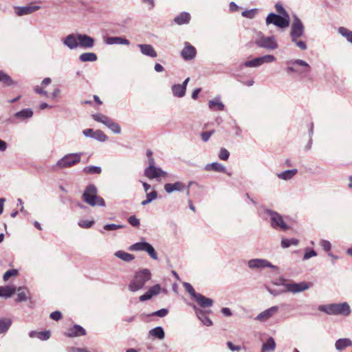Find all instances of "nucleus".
Instances as JSON below:
<instances>
[{
    "label": "nucleus",
    "mask_w": 352,
    "mask_h": 352,
    "mask_svg": "<svg viewBox=\"0 0 352 352\" xmlns=\"http://www.w3.org/2000/svg\"><path fill=\"white\" fill-rule=\"evenodd\" d=\"M208 107L212 111H223L224 108H225V105L221 101L220 96H217L213 100H209Z\"/></svg>",
    "instance_id": "nucleus-22"
},
{
    "label": "nucleus",
    "mask_w": 352,
    "mask_h": 352,
    "mask_svg": "<svg viewBox=\"0 0 352 352\" xmlns=\"http://www.w3.org/2000/svg\"><path fill=\"white\" fill-rule=\"evenodd\" d=\"M50 318L56 321L59 320L62 318V314L59 311H55L51 313Z\"/></svg>",
    "instance_id": "nucleus-63"
},
{
    "label": "nucleus",
    "mask_w": 352,
    "mask_h": 352,
    "mask_svg": "<svg viewBox=\"0 0 352 352\" xmlns=\"http://www.w3.org/2000/svg\"><path fill=\"white\" fill-rule=\"evenodd\" d=\"M149 337L157 338L162 340L165 337V333L163 328L160 326L155 327L148 331Z\"/></svg>",
    "instance_id": "nucleus-29"
},
{
    "label": "nucleus",
    "mask_w": 352,
    "mask_h": 352,
    "mask_svg": "<svg viewBox=\"0 0 352 352\" xmlns=\"http://www.w3.org/2000/svg\"><path fill=\"white\" fill-rule=\"evenodd\" d=\"M105 43L108 45H130V41L120 36H110L105 39Z\"/></svg>",
    "instance_id": "nucleus-24"
},
{
    "label": "nucleus",
    "mask_w": 352,
    "mask_h": 352,
    "mask_svg": "<svg viewBox=\"0 0 352 352\" xmlns=\"http://www.w3.org/2000/svg\"><path fill=\"white\" fill-rule=\"evenodd\" d=\"M124 227V226H123V225H118V224L111 223V224H106L104 226V229L107 231H113V230L123 228Z\"/></svg>",
    "instance_id": "nucleus-52"
},
{
    "label": "nucleus",
    "mask_w": 352,
    "mask_h": 352,
    "mask_svg": "<svg viewBox=\"0 0 352 352\" xmlns=\"http://www.w3.org/2000/svg\"><path fill=\"white\" fill-rule=\"evenodd\" d=\"M63 44L69 50H75L78 47V34H69L62 39Z\"/></svg>",
    "instance_id": "nucleus-15"
},
{
    "label": "nucleus",
    "mask_w": 352,
    "mask_h": 352,
    "mask_svg": "<svg viewBox=\"0 0 352 352\" xmlns=\"http://www.w3.org/2000/svg\"><path fill=\"white\" fill-rule=\"evenodd\" d=\"M41 8L39 6H27L23 7H15V13L16 15L21 16L23 15L30 14L38 10Z\"/></svg>",
    "instance_id": "nucleus-18"
},
{
    "label": "nucleus",
    "mask_w": 352,
    "mask_h": 352,
    "mask_svg": "<svg viewBox=\"0 0 352 352\" xmlns=\"http://www.w3.org/2000/svg\"><path fill=\"white\" fill-rule=\"evenodd\" d=\"M274 7L278 13L277 14L283 16L287 18H290L289 13L285 10L281 3H276Z\"/></svg>",
    "instance_id": "nucleus-46"
},
{
    "label": "nucleus",
    "mask_w": 352,
    "mask_h": 352,
    "mask_svg": "<svg viewBox=\"0 0 352 352\" xmlns=\"http://www.w3.org/2000/svg\"><path fill=\"white\" fill-rule=\"evenodd\" d=\"M305 32V26L301 20L295 16L291 25L290 37L292 41H295L296 38H300Z\"/></svg>",
    "instance_id": "nucleus-8"
},
{
    "label": "nucleus",
    "mask_w": 352,
    "mask_h": 352,
    "mask_svg": "<svg viewBox=\"0 0 352 352\" xmlns=\"http://www.w3.org/2000/svg\"><path fill=\"white\" fill-rule=\"evenodd\" d=\"M86 334V331L81 326L75 324L72 328L68 330L66 336L68 337H77Z\"/></svg>",
    "instance_id": "nucleus-26"
},
{
    "label": "nucleus",
    "mask_w": 352,
    "mask_h": 352,
    "mask_svg": "<svg viewBox=\"0 0 352 352\" xmlns=\"http://www.w3.org/2000/svg\"><path fill=\"white\" fill-rule=\"evenodd\" d=\"M193 308L195 310L197 316L204 325L210 327L212 324V320L206 315L205 311L200 309H197L195 305L193 306Z\"/></svg>",
    "instance_id": "nucleus-27"
},
{
    "label": "nucleus",
    "mask_w": 352,
    "mask_h": 352,
    "mask_svg": "<svg viewBox=\"0 0 352 352\" xmlns=\"http://www.w3.org/2000/svg\"><path fill=\"white\" fill-rule=\"evenodd\" d=\"M276 60V58L271 54H267L261 57H256L252 60L244 63L246 67H258L264 63H270Z\"/></svg>",
    "instance_id": "nucleus-9"
},
{
    "label": "nucleus",
    "mask_w": 352,
    "mask_h": 352,
    "mask_svg": "<svg viewBox=\"0 0 352 352\" xmlns=\"http://www.w3.org/2000/svg\"><path fill=\"white\" fill-rule=\"evenodd\" d=\"M320 245L327 253L330 252L331 244L329 241L322 239L320 241Z\"/></svg>",
    "instance_id": "nucleus-55"
},
{
    "label": "nucleus",
    "mask_w": 352,
    "mask_h": 352,
    "mask_svg": "<svg viewBox=\"0 0 352 352\" xmlns=\"http://www.w3.org/2000/svg\"><path fill=\"white\" fill-rule=\"evenodd\" d=\"M214 133V130L210 131H204L201 133V137L204 142H207L211 137V135Z\"/></svg>",
    "instance_id": "nucleus-61"
},
{
    "label": "nucleus",
    "mask_w": 352,
    "mask_h": 352,
    "mask_svg": "<svg viewBox=\"0 0 352 352\" xmlns=\"http://www.w3.org/2000/svg\"><path fill=\"white\" fill-rule=\"evenodd\" d=\"M0 82L3 83L6 86H12L16 84L12 78L2 70H0Z\"/></svg>",
    "instance_id": "nucleus-38"
},
{
    "label": "nucleus",
    "mask_w": 352,
    "mask_h": 352,
    "mask_svg": "<svg viewBox=\"0 0 352 352\" xmlns=\"http://www.w3.org/2000/svg\"><path fill=\"white\" fill-rule=\"evenodd\" d=\"M317 253L313 249H306L305 254L303 256V260H308L311 257L316 256Z\"/></svg>",
    "instance_id": "nucleus-53"
},
{
    "label": "nucleus",
    "mask_w": 352,
    "mask_h": 352,
    "mask_svg": "<svg viewBox=\"0 0 352 352\" xmlns=\"http://www.w3.org/2000/svg\"><path fill=\"white\" fill-rule=\"evenodd\" d=\"M168 313V311L167 309H161L158 311H156L153 313H152L151 316H158L160 318H163L166 316Z\"/></svg>",
    "instance_id": "nucleus-60"
},
{
    "label": "nucleus",
    "mask_w": 352,
    "mask_h": 352,
    "mask_svg": "<svg viewBox=\"0 0 352 352\" xmlns=\"http://www.w3.org/2000/svg\"><path fill=\"white\" fill-rule=\"evenodd\" d=\"M248 265L251 269H262L265 267H270L275 270L278 269L276 265H272L267 260L262 258L251 259L248 261Z\"/></svg>",
    "instance_id": "nucleus-12"
},
{
    "label": "nucleus",
    "mask_w": 352,
    "mask_h": 352,
    "mask_svg": "<svg viewBox=\"0 0 352 352\" xmlns=\"http://www.w3.org/2000/svg\"><path fill=\"white\" fill-rule=\"evenodd\" d=\"M181 55L184 60H192L195 57L196 49L188 43H186L185 47L181 52Z\"/></svg>",
    "instance_id": "nucleus-19"
},
{
    "label": "nucleus",
    "mask_w": 352,
    "mask_h": 352,
    "mask_svg": "<svg viewBox=\"0 0 352 352\" xmlns=\"http://www.w3.org/2000/svg\"><path fill=\"white\" fill-rule=\"evenodd\" d=\"M172 91L175 96L182 98L185 96L186 90L184 87L180 86V84H176L172 86Z\"/></svg>",
    "instance_id": "nucleus-41"
},
{
    "label": "nucleus",
    "mask_w": 352,
    "mask_h": 352,
    "mask_svg": "<svg viewBox=\"0 0 352 352\" xmlns=\"http://www.w3.org/2000/svg\"><path fill=\"white\" fill-rule=\"evenodd\" d=\"M33 114V111L30 108H27L15 113L14 117L18 120L23 122L31 118Z\"/></svg>",
    "instance_id": "nucleus-21"
},
{
    "label": "nucleus",
    "mask_w": 352,
    "mask_h": 352,
    "mask_svg": "<svg viewBox=\"0 0 352 352\" xmlns=\"http://www.w3.org/2000/svg\"><path fill=\"white\" fill-rule=\"evenodd\" d=\"M50 338V331H38V338L41 340H47Z\"/></svg>",
    "instance_id": "nucleus-58"
},
{
    "label": "nucleus",
    "mask_w": 352,
    "mask_h": 352,
    "mask_svg": "<svg viewBox=\"0 0 352 352\" xmlns=\"http://www.w3.org/2000/svg\"><path fill=\"white\" fill-rule=\"evenodd\" d=\"M255 44L261 48H264L267 50H274L278 48V43L275 36H261L255 41Z\"/></svg>",
    "instance_id": "nucleus-7"
},
{
    "label": "nucleus",
    "mask_w": 352,
    "mask_h": 352,
    "mask_svg": "<svg viewBox=\"0 0 352 352\" xmlns=\"http://www.w3.org/2000/svg\"><path fill=\"white\" fill-rule=\"evenodd\" d=\"M276 342L272 337L267 338V341L263 344L261 352H270L275 350Z\"/></svg>",
    "instance_id": "nucleus-33"
},
{
    "label": "nucleus",
    "mask_w": 352,
    "mask_h": 352,
    "mask_svg": "<svg viewBox=\"0 0 352 352\" xmlns=\"http://www.w3.org/2000/svg\"><path fill=\"white\" fill-rule=\"evenodd\" d=\"M129 223L135 228H138L140 226V220L135 217V215L129 217L128 219Z\"/></svg>",
    "instance_id": "nucleus-57"
},
{
    "label": "nucleus",
    "mask_w": 352,
    "mask_h": 352,
    "mask_svg": "<svg viewBox=\"0 0 352 352\" xmlns=\"http://www.w3.org/2000/svg\"><path fill=\"white\" fill-rule=\"evenodd\" d=\"M91 116L95 121L102 123L107 128H109L110 125L113 122L112 119L102 113L93 114Z\"/></svg>",
    "instance_id": "nucleus-28"
},
{
    "label": "nucleus",
    "mask_w": 352,
    "mask_h": 352,
    "mask_svg": "<svg viewBox=\"0 0 352 352\" xmlns=\"http://www.w3.org/2000/svg\"><path fill=\"white\" fill-rule=\"evenodd\" d=\"M190 19V15L188 12H182L177 16L174 21L179 25L188 23Z\"/></svg>",
    "instance_id": "nucleus-39"
},
{
    "label": "nucleus",
    "mask_w": 352,
    "mask_h": 352,
    "mask_svg": "<svg viewBox=\"0 0 352 352\" xmlns=\"http://www.w3.org/2000/svg\"><path fill=\"white\" fill-rule=\"evenodd\" d=\"M338 32L344 38H346L347 41L352 43V31L348 30L346 28L340 27L338 29Z\"/></svg>",
    "instance_id": "nucleus-45"
},
{
    "label": "nucleus",
    "mask_w": 352,
    "mask_h": 352,
    "mask_svg": "<svg viewBox=\"0 0 352 352\" xmlns=\"http://www.w3.org/2000/svg\"><path fill=\"white\" fill-rule=\"evenodd\" d=\"M95 131H94L92 129H86L82 131V133L85 136L88 138H94Z\"/></svg>",
    "instance_id": "nucleus-64"
},
{
    "label": "nucleus",
    "mask_w": 352,
    "mask_h": 352,
    "mask_svg": "<svg viewBox=\"0 0 352 352\" xmlns=\"http://www.w3.org/2000/svg\"><path fill=\"white\" fill-rule=\"evenodd\" d=\"M292 42L294 43L301 50H306L307 48L306 43L302 40H300L299 38H296L295 41Z\"/></svg>",
    "instance_id": "nucleus-56"
},
{
    "label": "nucleus",
    "mask_w": 352,
    "mask_h": 352,
    "mask_svg": "<svg viewBox=\"0 0 352 352\" xmlns=\"http://www.w3.org/2000/svg\"><path fill=\"white\" fill-rule=\"evenodd\" d=\"M278 311V306H273L261 313H260L256 317V320L260 322H265L272 318Z\"/></svg>",
    "instance_id": "nucleus-16"
},
{
    "label": "nucleus",
    "mask_w": 352,
    "mask_h": 352,
    "mask_svg": "<svg viewBox=\"0 0 352 352\" xmlns=\"http://www.w3.org/2000/svg\"><path fill=\"white\" fill-rule=\"evenodd\" d=\"M205 170L207 171L214 170V171L219 172V173H226V167L223 164L218 163V162H212V163L206 164L205 166Z\"/></svg>",
    "instance_id": "nucleus-30"
},
{
    "label": "nucleus",
    "mask_w": 352,
    "mask_h": 352,
    "mask_svg": "<svg viewBox=\"0 0 352 352\" xmlns=\"http://www.w3.org/2000/svg\"><path fill=\"white\" fill-rule=\"evenodd\" d=\"M194 300L202 308L210 307L213 305V300L211 298H206L200 294Z\"/></svg>",
    "instance_id": "nucleus-25"
},
{
    "label": "nucleus",
    "mask_w": 352,
    "mask_h": 352,
    "mask_svg": "<svg viewBox=\"0 0 352 352\" xmlns=\"http://www.w3.org/2000/svg\"><path fill=\"white\" fill-rule=\"evenodd\" d=\"M267 25H274L276 27L284 30L289 27L290 23V18L270 12L265 19Z\"/></svg>",
    "instance_id": "nucleus-6"
},
{
    "label": "nucleus",
    "mask_w": 352,
    "mask_h": 352,
    "mask_svg": "<svg viewBox=\"0 0 352 352\" xmlns=\"http://www.w3.org/2000/svg\"><path fill=\"white\" fill-rule=\"evenodd\" d=\"M16 291L18 292L17 298L16 299V302H24L30 298L28 296V294H29V291L27 288L19 287Z\"/></svg>",
    "instance_id": "nucleus-35"
},
{
    "label": "nucleus",
    "mask_w": 352,
    "mask_h": 352,
    "mask_svg": "<svg viewBox=\"0 0 352 352\" xmlns=\"http://www.w3.org/2000/svg\"><path fill=\"white\" fill-rule=\"evenodd\" d=\"M257 11H258V10L256 8L247 10L242 12L241 15L243 17L252 19L255 17L256 14L257 13Z\"/></svg>",
    "instance_id": "nucleus-48"
},
{
    "label": "nucleus",
    "mask_w": 352,
    "mask_h": 352,
    "mask_svg": "<svg viewBox=\"0 0 352 352\" xmlns=\"http://www.w3.org/2000/svg\"><path fill=\"white\" fill-rule=\"evenodd\" d=\"M94 139L103 142L107 140V136L100 130H96L94 134Z\"/></svg>",
    "instance_id": "nucleus-47"
},
{
    "label": "nucleus",
    "mask_w": 352,
    "mask_h": 352,
    "mask_svg": "<svg viewBox=\"0 0 352 352\" xmlns=\"http://www.w3.org/2000/svg\"><path fill=\"white\" fill-rule=\"evenodd\" d=\"M83 173L88 175H99L102 172V168L97 166H87L82 169Z\"/></svg>",
    "instance_id": "nucleus-40"
},
{
    "label": "nucleus",
    "mask_w": 352,
    "mask_h": 352,
    "mask_svg": "<svg viewBox=\"0 0 352 352\" xmlns=\"http://www.w3.org/2000/svg\"><path fill=\"white\" fill-rule=\"evenodd\" d=\"M320 311L331 316H342L346 317L351 313V309L348 302L329 303L318 307Z\"/></svg>",
    "instance_id": "nucleus-1"
},
{
    "label": "nucleus",
    "mask_w": 352,
    "mask_h": 352,
    "mask_svg": "<svg viewBox=\"0 0 352 352\" xmlns=\"http://www.w3.org/2000/svg\"><path fill=\"white\" fill-rule=\"evenodd\" d=\"M148 244V242L144 241L135 243L129 247L131 251H145L146 246Z\"/></svg>",
    "instance_id": "nucleus-43"
},
{
    "label": "nucleus",
    "mask_w": 352,
    "mask_h": 352,
    "mask_svg": "<svg viewBox=\"0 0 352 352\" xmlns=\"http://www.w3.org/2000/svg\"><path fill=\"white\" fill-rule=\"evenodd\" d=\"M82 153H72L65 155L56 162V167L64 169L78 164L81 160Z\"/></svg>",
    "instance_id": "nucleus-4"
},
{
    "label": "nucleus",
    "mask_w": 352,
    "mask_h": 352,
    "mask_svg": "<svg viewBox=\"0 0 352 352\" xmlns=\"http://www.w3.org/2000/svg\"><path fill=\"white\" fill-rule=\"evenodd\" d=\"M184 286L185 287V289L189 293V294L193 299H195L199 294V293L195 292L194 288L190 283H184Z\"/></svg>",
    "instance_id": "nucleus-50"
},
{
    "label": "nucleus",
    "mask_w": 352,
    "mask_h": 352,
    "mask_svg": "<svg viewBox=\"0 0 352 352\" xmlns=\"http://www.w3.org/2000/svg\"><path fill=\"white\" fill-rule=\"evenodd\" d=\"M144 175L150 179H157L160 177H165L167 175L166 172L157 166L146 167L144 173Z\"/></svg>",
    "instance_id": "nucleus-13"
},
{
    "label": "nucleus",
    "mask_w": 352,
    "mask_h": 352,
    "mask_svg": "<svg viewBox=\"0 0 352 352\" xmlns=\"http://www.w3.org/2000/svg\"><path fill=\"white\" fill-rule=\"evenodd\" d=\"M184 188V184L181 182H177L173 184L168 183L164 185V190L167 193H171L174 191H182Z\"/></svg>",
    "instance_id": "nucleus-23"
},
{
    "label": "nucleus",
    "mask_w": 352,
    "mask_h": 352,
    "mask_svg": "<svg viewBox=\"0 0 352 352\" xmlns=\"http://www.w3.org/2000/svg\"><path fill=\"white\" fill-rule=\"evenodd\" d=\"M12 324V320L10 318L0 319V334L8 331Z\"/></svg>",
    "instance_id": "nucleus-42"
},
{
    "label": "nucleus",
    "mask_w": 352,
    "mask_h": 352,
    "mask_svg": "<svg viewBox=\"0 0 352 352\" xmlns=\"http://www.w3.org/2000/svg\"><path fill=\"white\" fill-rule=\"evenodd\" d=\"M97 55L94 52H85L79 56L81 62H94L97 60Z\"/></svg>",
    "instance_id": "nucleus-36"
},
{
    "label": "nucleus",
    "mask_w": 352,
    "mask_h": 352,
    "mask_svg": "<svg viewBox=\"0 0 352 352\" xmlns=\"http://www.w3.org/2000/svg\"><path fill=\"white\" fill-rule=\"evenodd\" d=\"M287 65H297L302 67V69L298 70V69H295L293 67H288L286 69V71L287 73L295 72V73H298L299 74H302L304 73L309 72L310 69H311L310 65L306 61L301 60V59H295V60H289V61H287Z\"/></svg>",
    "instance_id": "nucleus-10"
},
{
    "label": "nucleus",
    "mask_w": 352,
    "mask_h": 352,
    "mask_svg": "<svg viewBox=\"0 0 352 352\" xmlns=\"http://www.w3.org/2000/svg\"><path fill=\"white\" fill-rule=\"evenodd\" d=\"M151 278V271L143 269L137 272L129 284V289L132 292L142 289L147 281Z\"/></svg>",
    "instance_id": "nucleus-2"
},
{
    "label": "nucleus",
    "mask_w": 352,
    "mask_h": 352,
    "mask_svg": "<svg viewBox=\"0 0 352 352\" xmlns=\"http://www.w3.org/2000/svg\"><path fill=\"white\" fill-rule=\"evenodd\" d=\"M94 224L93 221H80L78 226L83 228H89Z\"/></svg>",
    "instance_id": "nucleus-62"
},
{
    "label": "nucleus",
    "mask_w": 352,
    "mask_h": 352,
    "mask_svg": "<svg viewBox=\"0 0 352 352\" xmlns=\"http://www.w3.org/2000/svg\"><path fill=\"white\" fill-rule=\"evenodd\" d=\"M264 212L270 218V225L275 230L286 231L289 226L285 222L283 216L271 209H265Z\"/></svg>",
    "instance_id": "nucleus-5"
},
{
    "label": "nucleus",
    "mask_w": 352,
    "mask_h": 352,
    "mask_svg": "<svg viewBox=\"0 0 352 352\" xmlns=\"http://www.w3.org/2000/svg\"><path fill=\"white\" fill-rule=\"evenodd\" d=\"M16 290V289L14 286L0 287V297L10 298L15 293Z\"/></svg>",
    "instance_id": "nucleus-31"
},
{
    "label": "nucleus",
    "mask_w": 352,
    "mask_h": 352,
    "mask_svg": "<svg viewBox=\"0 0 352 352\" xmlns=\"http://www.w3.org/2000/svg\"><path fill=\"white\" fill-rule=\"evenodd\" d=\"M112 132L116 134H119L121 132V128L120 125L115 122L114 121L112 122V124L110 125L109 128Z\"/></svg>",
    "instance_id": "nucleus-59"
},
{
    "label": "nucleus",
    "mask_w": 352,
    "mask_h": 352,
    "mask_svg": "<svg viewBox=\"0 0 352 352\" xmlns=\"http://www.w3.org/2000/svg\"><path fill=\"white\" fill-rule=\"evenodd\" d=\"M78 43L80 47L90 49L94 47L95 40L87 34L78 33Z\"/></svg>",
    "instance_id": "nucleus-14"
},
{
    "label": "nucleus",
    "mask_w": 352,
    "mask_h": 352,
    "mask_svg": "<svg viewBox=\"0 0 352 352\" xmlns=\"http://www.w3.org/2000/svg\"><path fill=\"white\" fill-rule=\"evenodd\" d=\"M297 173L298 170L296 168L287 170L280 173H278L277 177L280 179L287 181L292 179L294 177V175L297 174Z\"/></svg>",
    "instance_id": "nucleus-32"
},
{
    "label": "nucleus",
    "mask_w": 352,
    "mask_h": 352,
    "mask_svg": "<svg viewBox=\"0 0 352 352\" xmlns=\"http://www.w3.org/2000/svg\"><path fill=\"white\" fill-rule=\"evenodd\" d=\"M82 198L85 203L91 206H105L104 199L98 196V189L93 184H90L86 187L82 195Z\"/></svg>",
    "instance_id": "nucleus-3"
},
{
    "label": "nucleus",
    "mask_w": 352,
    "mask_h": 352,
    "mask_svg": "<svg viewBox=\"0 0 352 352\" xmlns=\"http://www.w3.org/2000/svg\"><path fill=\"white\" fill-rule=\"evenodd\" d=\"M114 255L116 257L119 258L120 259L126 262H130L135 258V256L133 254L122 250L117 251L116 252H115Z\"/></svg>",
    "instance_id": "nucleus-37"
},
{
    "label": "nucleus",
    "mask_w": 352,
    "mask_h": 352,
    "mask_svg": "<svg viewBox=\"0 0 352 352\" xmlns=\"http://www.w3.org/2000/svg\"><path fill=\"white\" fill-rule=\"evenodd\" d=\"M311 283L302 281L300 283H288L284 285L286 290L289 292L296 294L304 292L311 287Z\"/></svg>",
    "instance_id": "nucleus-11"
},
{
    "label": "nucleus",
    "mask_w": 352,
    "mask_h": 352,
    "mask_svg": "<svg viewBox=\"0 0 352 352\" xmlns=\"http://www.w3.org/2000/svg\"><path fill=\"white\" fill-rule=\"evenodd\" d=\"M350 346H352V341L349 338H340L335 343L336 349L338 351H342Z\"/></svg>",
    "instance_id": "nucleus-34"
},
{
    "label": "nucleus",
    "mask_w": 352,
    "mask_h": 352,
    "mask_svg": "<svg viewBox=\"0 0 352 352\" xmlns=\"http://www.w3.org/2000/svg\"><path fill=\"white\" fill-rule=\"evenodd\" d=\"M229 156H230V153L227 149H226L224 148H221L219 153V157L221 160L226 161L229 158Z\"/></svg>",
    "instance_id": "nucleus-54"
},
{
    "label": "nucleus",
    "mask_w": 352,
    "mask_h": 352,
    "mask_svg": "<svg viewBox=\"0 0 352 352\" xmlns=\"http://www.w3.org/2000/svg\"><path fill=\"white\" fill-rule=\"evenodd\" d=\"M146 249H145V251L146 252L148 253V254L154 260H157L158 259V256H157V254L154 249V248L152 246V245H151L149 243L147 245V246H146Z\"/></svg>",
    "instance_id": "nucleus-49"
},
{
    "label": "nucleus",
    "mask_w": 352,
    "mask_h": 352,
    "mask_svg": "<svg viewBox=\"0 0 352 352\" xmlns=\"http://www.w3.org/2000/svg\"><path fill=\"white\" fill-rule=\"evenodd\" d=\"M299 243V241L297 239H285L283 238L281 240V247L283 248H287L291 245H298Z\"/></svg>",
    "instance_id": "nucleus-44"
},
{
    "label": "nucleus",
    "mask_w": 352,
    "mask_h": 352,
    "mask_svg": "<svg viewBox=\"0 0 352 352\" xmlns=\"http://www.w3.org/2000/svg\"><path fill=\"white\" fill-rule=\"evenodd\" d=\"M138 47L140 50L141 53L151 58H155L157 56V54L153 47L150 44H139Z\"/></svg>",
    "instance_id": "nucleus-20"
},
{
    "label": "nucleus",
    "mask_w": 352,
    "mask_h": 352,
    "mask_svg": "<svg viewBox=\"0 0 352 352\" xmlns=\"http://www.w3.org/2000/svg\"><path fill=\"white\" fill-rule=\"evenodd\" d=\"M18 274V270L13 269L8 270L3 276V280L7 281L11 276H14Z\"/></svg>",
    "instance_id": "nucleus-51"
},
{
    "label": "nucleus",
    "mask_w": 352,
    "mask_h": 352,
    "mask_svg": "<svg viewBox=\"0 0 352 352\" xmlns=\"http://www.w3.org/2000/svg\"><path fill=\"white\" fill-rule=\"evenodd\" d=\"M160 285L159 284L155 285L154 286L150 287L146 293L140 296V301L143 302L150 300L153 296L158 295L160 292Z\"/></svg>",
    "instance_id": "nucleus-17"
}]
</instances>
